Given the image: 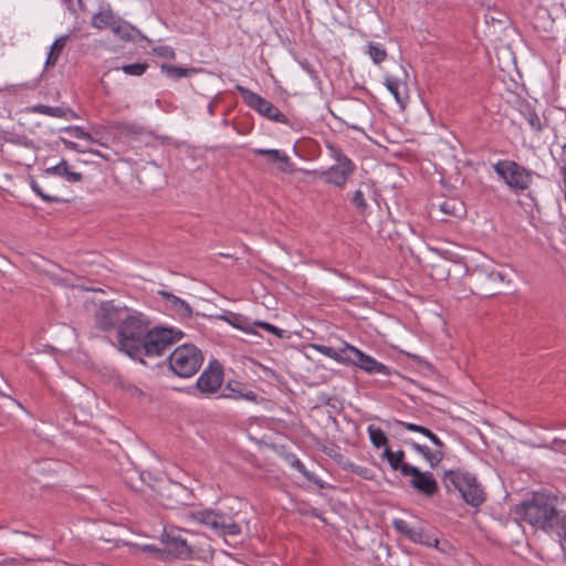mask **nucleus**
<instances>
[{"mask_svg": "<svg viewBox=\"0 0 566 566\" xmlns=\"http://www.w3.org/2000/svg\"><path fill=\"white\" fill-rule=\"evenodd\" d=\"M314 348L318 353H321L322 355H324V356H326L328 358H332L335 361L347 363V361L350 360V357H344L342 354L336 352L333 347H328V346H325V345H314Z\"/></svg>", "mask_w": 566, "mask_h": 566, "instance_id": "c85d7f7f", "label": "nucleus"}, {"mask_svg": "<svg viewBox=\"0 0 566 566\" xmlns=\"http://www.w3.org/2000/svg\"><path fill=\"white\" fill-rule=\"evenodd\" d=\"M293 467L298 471L301 472L305 478H307L308 480H311V475L308 473V471L306 470L305 465L300 461V460H295L293 462Z\"/></svg>", "mask_w": 566, "mask_h": 566, "instance_id": "a18cd8bd", "label": "nucleus"}, {"mask_svg": "<svg viewBox=\"0 0 566 566\" xmlns=\"http://www.w3.org/2000/svg\"><path fill=\"white\" fill-rule=\"evenodd\" d=\"M165 52H164V55L167 56V57H174L175 56V53L172 50L170 49H164Z\"/></svg>", "mask_w": 566, "mask_h": 566, "instance_id": "09e8293b", "label": "nucleus"}, {"mask_svg": "<svg viewBox=\"0 0 566 566\" xmlns=\"http://www.w3.org/2000/svg\"><path fill=\"white\" fill-rule=\"evenodd\" d=\"M203 363L200 349L195 345H182L177 347L169 356V366L179 377L188 378L193 376Z\"/></svg>", "mask_w": 566, "mask_h": 566, "instance_id": "20e7f679", "label": "nucleus"}, {"mask_svg": "<svg viewBox=\"0 0 566 566\" xmlns=\"http://www.w3.org/2000/svg\"><path fill=\"white\" fill-rule=\"evenodd\" d=\"M30 187L39 197H41L46 202H59L60 201V198L57 196L46 193L43 190V187L34 179L30 180Z\"/></svg>", "mask_w": 566, "mask_h": 566, "instance_id": "473e14b6", "label": "nucleus"}, {"mask_svg": "<svg viewBox=\"0 0 566 566\" xmlns=\"http://www.w3.org/2000/svg\"><path fill=\"white\" fill-rule=\"evenodd\" d=\"M343 352H350L352 354H354L356 359L350 358L349 361L359 367L360 369L365 370L366 373L389 375V368L386 365L376 360L371 356L364 354L358 348L352 345H346Z\"/></svg>", "mask_w": 566, "mask_h": 566, "instance_id": "ddd939ff", "label": "nucleus"}, {"mask_svg": "<svg viewBox=\"0 0 566 566\" xmlns=\"http://www.w3.org/2000/svg\"><path fill=\"white\" fill-rule=\"evenodd\" d=\"M366 53L373 60L374 63L379 64L387 57L385 48L379 43H369L367 45Z\"/></svg>", "mask_w": 566, "mask_h": 566, "instance_id": "bb28decb", "label": "nucleus"}, {"mask_svg": "<svg viewBox=\"0 0 566 566\" xmlns=\"http://www.w3.org/2000/svg\"><path fill=\"white\" fill-rule=\"evenodd\" d=\"M209 112H210L211 114L213 113V105H212V104H210V105H209Z\"/></svg>", "mask_w": 566, "mask_h": 566, "instance_id": "3c124183", "label": "nucleus"}, {"mask_svg": "<svg viewBox=\"0 0 566 566\" xmlns=\"http://www.w3.org/2000/svg\"><path fill=\"white\" fill-rule=\"evenodd\" d=\"M223 382V371L219 364L209 365L197 379V388L200 394L210 396L216 394Z\"/></svg>", "mask_w": 566, "mask_h": 566, "instance_id": "9b49d317", "label": "nucleus"}, {"mask_svg": "<svg viewBox=\"0 0 566 566\" xmlns=\"http://www.w3.org/2000/svg\"><path fill=\"white\" fill-rule=\"evenodd\" d=\"M161 295H163L167 301H170V302H171V304H172L175 307H177L178 310H188V308H189L188 304H187L184 300H181V298H179V297H177V296H175V295H172V294H170V293L161 292Z\"/></svg>", "mask_w": 566, "mask_h": 566, "instance_id": "a19ab883", "label": "nucleus"}, {"mask_svg": "<svg viewBox=\"0 0 566 566\" xmlns=\"http://www.w3.org/2000/svg\"><path fill=\"white\" fill-rule=\"evenodd\" d=\"M350 201L360 211H364L368 206L361 190L354 191Z\"/></svg>", "mask_w": 566, "mask_h": 566, "instance_id": "58836bf2", "label": "nucleus"}, {"mask_svg": "<svg viewBox=\"0 0 566 566\" xmlns=\"http://www.w3.org/2000/svg\"><path fill=\"white\" fill-rule=\"evenodd\" d=\"M440 210L448 216H459L462 205L455 200H446L440 205Z\"/></svg>", "mask_w": 566, "mask_h": 566, "instance_id": "72a5a7b5", "label": "nucleus"}, {"mask_svg": "<svg viewBox=\"0 0 566 566\" xmlns=\"http://www.w3.org/2000/svg\"><path fill=\"white\" fill-rule=\"evenodd\" d=\"M494 171L504 179L506 185L515 190H525L531 184V175L518 164L500 160L494 165Z\"/></svg>", "mask_w": 566, "mask_h": 566, "instance_id": "0eeeda50", "label": "nucleus"}, {"mask_svg": "<svg viewBox=\"0 0 566 566\" xmlns=\"http://www.w3.org/2000/svg\"><path fill=\"white\" fill-rule=\"evenodd\" d=\"M525 117H526V120H527L528 125L531 126V128H533L535 130H541L542 123H541V118L538 117L537 114L528 111L527 114L525 115Z\"/></svg>", "mask_w": 566, "mask_h": 566, "instance_id": "79ce46f5", "label": "nucleus"}, {"mask_svg": "<svg viewBox=\"0 0 566 566\" xmlns=\"http://www.w3.org/2000/svg\"><path fill=\"white\" fill-rule=\"evenodd\" d=\"M397 423L408 431L419 432V433L423 434L438 448L446 447L444 442L436 433H433L431 430H429L426 427H422V426H419V424H416L412 422H406V421H397Z\"/></svg>", "mask_w": 566, "mask_h": 566, "instance_id": "5701e85b", "label": "nucleus"}, {"mask_svg": "<svg viewBox=\"0 0 566 566\" xmlns=\"http://www.w3.org/2000/svg\"><path fill=\"white\" fill-rule=\"evenodd\" d=\"M163 70L170 76L175 78L186 77L189 74L193 73V69H186L174 65H163Z\"/></svg>", "mask_w": 566, "mask_h": 566, "instance_id": "7c9ffc66", "label": "nucleus"}, {"mask_svg": "<svg viewBox=\"0 0 566 566\" xmlns=\"http://www.w3.org/2000/svg\"><path fill=\"white\" fill-rule=\"evenodd\" d=\"M327 148L329 150L331 157L336 161V164H345V161H352L346 155L342 153L339 148L336 146L328 144Z\"/></svg>", "mask_w": 566, "mask_h": 566, "instance_id": "4c0bfd02", "label": "nucleus"}, {"mask_svg": "<svg viewBox=\"0 0 566 566\" xmlns=\"http://www.w3.org/2000/svg\"><path fill=\"white\" fill-rule=\"evenodd\" d=\"M63 130L65 133H69L72 137H75L78 139H83V140L90 142V143H92L94 140L93 136L90 133L85 132L80 126H69V127H65Z\"/></svg>", "mask_w": 566, "mask_h": 566, "instance_id": "c9c22d12", "label": "nucleus"}, {"mask_svg": "<svg viewBox=\"0 0 566 566\" xmlns=\"http://www.w3.org/2000/svg\"><path fill=\"white\" fill-rule=\"evenodd\" d=\"M148 332V324L139 313L129 311L124 324L118 327L119 349L133 359H140V345Z\"/></svg>", "mask_w": 566, "mask_h": 566, "instance_id": "f03ea898", "label": "nucleus"}, {"mask_svg": "<svg viewBox=\"0 0 566 566\" xmlns=\"http://www.w3.org/2000/svg\"><path fill=\"white\" fill-rule=\"evenodd\" d=\"M516 515L533 527L546 532L555 531L560 538V546L566 549V515L559 513L549 496L535 493L530 501L520 504Z\"/></svg>", "mask_w": 566, "mask_h": 566, "instance_id": "f257e3e1", "label": "nucleus"}, {"mask_svg": "<svg viewBox=\"0 0 566 566\" xmlns=\"http://www.w3.org/2000/svg\"><path fill=\"white\" fill-rule=\"evenodd\" d=\"M256 326V327H261L263 329H265L266 332L271 333V334H274L275 336L277 337H282L283 336V331L268 322H263V321H255L253 322V327Z\"/></svg>", "mask_w": 566, "mask_h": 566, "instance_id": "ea45409f", "label": "nucleus"}, {"mask_svg": "<svg viewBox=\"0 0 566 566\" xmlns=\"http://www.w3.org/2000/svg\"><path fill=\"white\" fill-rule=\"evenodd\" d=\"M221 318L239 331H242L247 334H255V331L253 328V322H251L247 316L242 314L228 313L223 315Z\"/></svg>", "mask_w": 566, "mask_h": 566, "instance_id": "412c9836", "label": "nucleus"}, {"mask_svg": "<svg viewBox=\"0 0 566 566\" xmlns=\"http://www.w3.org/2000/svg\"><path fill=\"white\" fill-rule=\"evenodd\" d=\"M442 483L448 491L458 490L463 500L471 506H479L484 502V491L476 478L471 473L457 469L448 470L442 475Z\"/></svg>", "mask_w": 566, "mask_h": 566, "instance_id": "7ed1b4c3", "label": "nucleus"}, {"mask_svg": "<svg viewBox=\"0 0 566 566\" xmlns=\"http://www.w3.org/2000/svg\"><path fill=\"white\" fill-rule=\"evenodd\" d=\"M117 18L111 6H102L98 12L92 15L91 25L97 30L111 29Z\"/></svg>", "mask_w": 566, "mask_h": 566, "instance_id": "f3484780", "label": "nucleus"}, {"mask_svg": "<svg viewBox=\"0 0 566 566\" xmlns=\"http://www.w3.org/2000/svg\"><path fill=\"white\" fill-rule=\"evenodd\" d=\"M563 155H564V167H563V171H564V176L566 177V145L564 146Z\"/></svg>", "mask_w": 566, "mask_h": 566, "instance_id": "8fccbe9b", "label": "nucleus"}, {"mask_svg": "<svg viewBox=\"0 0 566 566\" xmlns=\"http://www.w3.org/2000/svg\"><path fill=\"white\" fill-rule=\"evenodd\" d=\"M391 524L397 533L406 536L410 541L415 533L416 526H411L407 521L402 518H394Z\"/></svg>", "mask_w": 566, "mask_h": 566, "instance_id": "c756f323", "label": "nucleus"}, {"mask_svg": "<svg viewBox=\"0 0 566 566\" xmlns=\"http://www.w3.org/2000/svg\"><path fill=\"white\" fill-rule=\"evenodd\" d=\"M369 440L375 448L387 446L388 439L382 429L374 426L367 428Z\"/></svg>", "mask_w": 566, "mask_h": 566, "instance_id": "a878e982", "label": "nucleus"}, {"mask_svg": "<svg viewBox=\"0 0 566 566\" xmlns=\"http://www.w3.org/2000/svg\"><path fill=\"white\" fill-rule=\"evenodd\" d=\"M563 551H564V553H565V560H566V548H565V549H563Z\"/></svg>", "mask_w": 566, "mask_h": 566, "instance_id": "603ef678", "label": "nucleus"}, {"mask_svg": "<svg viewBox=\"0 0 566 566\" xmlns=\"http://www.w3.org/2000/svg\"><path fill=\"white\" fill-rule=\"evenodd\" d=\"M410 542L426 547H433L442 553L448 552L450 548V544L448 542L440 543L436 532L422 526H416Z\"/></svg>", "mask_w": 566, "mask_h": 566, "instance_id": "2eb2a0df", "label": "nucleus"}, {"mask_svg": "<svg viewBox=\"0 0 566 566\" xmlns=\"http://www.w3.org/2000/svg\"><path fill=\"white\" fill-rule=\"evenodd\" d=\"M553 443L555 444V449L558 450V451H563V446L566 444V440H560V439H554L553 440Z\"/></svg>", "mask_w": 566, "mask_h": 566, "instance_id": "de8ad7c7", "label": "nucleus"}, {"mask_svg": "<svg viewBox=\"0 0 566 566\" xmlns=\"http://www.w3.org/2000/svg\"><path fill=\"white\" fill-rule=\"evenodd\" d=\"M128 313L129 310L127 307L116 306L113 302H104L96 311V324L104 331L116 326L118 328L120 324H124Z\"/></svg>", "mask_w": 566, "mask_h": 566, "instance_id": "6e6552de", "label": "nucleus"}, {"mask_svg": "<svg viewBox=\"0 0 566 566\" xmlns=\"http://www.w3.org/2000/svg\"><path fill=\"white\" fill-rule=\"evenodd\" d=\"M405 457L406 454L402 450L391 451L389 448H385L382 452V458L387 460L390 468L395 471H400L402 475L405 467H412L405 462Z\"/></svg>", "mask_w": 566, "mask_h": 566, "instance_id": "4be33fe9", "label": "nucleus"}, {"mask_svg": "<svg viewBox=\"0 0 566 566\" xmlns=\"http://www.w3.org/2000/svg\"><path fill=\"white\" fill-rule=\"evenodd\" d=\"M403 476H410L411 488L427 497L434 496L439 491L438 483L429 471H420L417 467H405Z\"/></svg>", "mask_w": 566, "mask_h": 566, "instance_id": "1a4fd4ad", "label": "nucleus"}, {"mask_svg": "<svg viewBox=\"0 0 566 566\" xmlns=\"http://www.w3.org/2000/svg\"><path fill=\"white\" fill-rule=\"evenodd\" d=\"M228 388L231 391V394L227 395L228 398L256 401L258 395L252 390H243L239 385L238 388H233L231 385H228Z\"/></svg>", "mask_w": 566, "mask_h": 566, "instance_id": "cd10ccee", "label": "nucleus"}, {"mask_svg": "<svg viewBox=\"0 0 566 566\" xmlns=\"http://www.w3.org/2000/svg\"><path fill=\"white\" fill-rule=\"evenodd\" d=\"M109 30L116 38L124 42L133 41L137 32L132 24L123 20L120 17L117 18L116 22L113 23Z\"/></svg>", "mask_w": 566, "mask_h": 566, "instance_id": "aec40b11", "label": "nucleus"}, {"mask_svg": "<svg viewBox=\"0 0 566 566\" xmlns=\"http://www.w3.org/2000/svg\"><path fill=\"white\" fill-rule=\"evenodd\" d=\"M61 142L63 143V145L70 149V150H75V151H78V153H84L85 150L84 149H81L78 144L74 143V142H71L64 137H61Z\"/></svg>", "mask_w": 566, "mask_h": 566, "instance_id": "c03bdc74", "label": "nucleus"}, {"mask_svg": "<svg viewBox=\"0 0 566 566\" xmlns=\"http://www.w3.org/2000/svg\"><path fill=\"white\" fill-rule=\"evenodd\" d=\"M237 92L240 94L244 104L260 114L261 116L268 118L269 120L290 125V119L286 115H284L274 104L270 101L265 99L258 93L238 84L235 85Z\"/></svg>", "mask_w": 566, "mask_h": 566, "instance_id": "39448f33", "label": "nucleus"}, {"mask_svg": "<svg viewBox=\"0 0 566 566\" xmlns=\"http://www.w3.org/2000/svg\"><path fill=\"white\" fill-rule=\"evenodd\" d=\"M226 515L218 514L213 511H200L197 512L196 518L205 524L206 526L210 527L211 530L219 531V527L222 526V521Z\"/></svg>", "mask_w": 566, "mask_h": 566, "instance_id": "b1692460", "label": "nucleus"}, {"mask_svg": "<svg viewBox=\"0 0 566 566\" xmlns=\"http://www.w3.org/2000/svg\"><path fill=\"white\" fill-rule=\"evenodd\" d=\"M410 446L417 453L424 458V460L429 463L431 468L438 467V464L444 458V448L436 447L434 450H431L428 446L420 444L417 442H411Z\"/></svg>", "mask_w": 566, "mask_h": 566, "instance_id": "6ab92c4d", "label": "nucleus"}, {"mask_svg": "<svg viewBox=\"0 0 566 566\" xmlns=\"http://www.w3.org/2000/svg\"><path fill=\"white\" fill-rule=\"evenodd\" d=\"M50 176H57L66 179L69 182H78L82 180V174L72 171L65 160H62L53 167L44 170L43 177L48 179Z\"/></svg>", "mask_w": 566, "mask_h": 566, "instance_id": "a211bd4d", "label": "nucleus"}, {"mask_svg": "<svg viewBox=\"0 0 566 566\" xmlns=\"http://www.w3.org/2000/svg\"><path fill=\"white\" fill-rule=\"evenodd\" d=\"M219 531L224 535H238L240 533V526L235 523H232L227 516H224L222 521V526L219 527Z\"/></svg>", "mask_w": 566, "mask_h": 566, "instance_id": "e433bc0d", "label": "nucleus"}, {"mask_svg": "<svg viewBox=\"0 0 566 566\" xmlns=\"http://www.w3.org/2000/svg\"><path fill=\"white\" fill-rule=\"evenodd\" d=\"M163 542L165 551L175 558H187L190 556L191 549L187 539L182 537L181 531L178 528H170L164 531Z\"/></svg>", "mask_w": 566, "mask_h": 566, "instance_id": "f8f14e48", "label": "nucleus"}, {"mask_svg": "<svg viewBox=\"0 0 566 566\" xmlns=\"http://www.w3.org/2000/svg\"><path fill=\"white\" fill-rule=\"evenodd\" d=\"M148 69V64L146 63H134V64H126L120 67V70L130 76H140L143 75L146 70Z\"/></svg>", "mask_w": 566, "mask_h": 566, "instance_id": "f704fd0d", "label": "nucleus"}, {"mask_svg": "<svg viewBox=\"0 0 566 566\" xmlns=\"http://www.w3.org/2000/svg\"><path fill=\"white\" fill-rule=\"evenodd\" d=\"M252 153L258 156H269L273 161H277L280 164L279 170L282 172H293L295 170L291 158L283 150L254 148Z\"/></svg>", "mask_w": 566, "mask_h": 566, "instance_id": "dca6fc26", "label": "nucleus"}, {"mask_svg": "<svg viewBox=\"0 0 566 566\" xmlns=\"http://www.w3.org/2000/svg\"><path fill=\"white\" fill-rule=\"evenodd\" d=\"M488 279L492 282H504V275L501 272H490L488 273Z\"/></svg>", "mask_w": 566, "mask_h": 566, "instance_id": "49530a36", "label": "nucleus"}, {"mask_svg": "<svg viewBox=\"0 0 566 566\" xmlns=\"http://www.w3.org/2000/svg\"><path fill=\"white\" fill-rule=\"evenodd\" d=\"M34 112L42 114V115H48L51 117H57V118L65 116V112L61 107H53V106H46V105L34 106Z\"/></svg>", "mask_w": 566, "mask_h": 566, "instance_id": "2f4dec72", "label": "nucleus"}, {"mask_svg": "<svg viewBox=\"0 0 566 566\" xmlns=\"http://www.w3.org/2000/svg\"><path fill=\"white\" fill-rule=\"evenodd\" d=\"M180 332H175L171 328L156 327L148 329L143 344L140 345V359L145 356H159L161 355L179 336Z\"/></svg>", "mask_w": 566, "mask_h": 566, "instance_id": "423d86ee", "label": "nucleus"}, {"mask_svg": "<svg viewBox=\"0 0 566 566\" xmlns=\"http://www.w3.org/2000/svg\"><path fill=\"white\" fill-rule=\"evenodd\" d=\"M66 40H67V36L62 35L53 42V44L51 45L50 52L48 54L46 61H45L46 67H51L56 64L62 51L65 48Z\"/></svg>", "mask_w": 566, "mask_h": 566, "instance_id": "393cba45", "label": "nucleus"}, {"mask_svg": "<svg viewBox=\"0 0 566 566\" xmlns=\"http://www.w3.org/2000/svg\"><path fill=\"white\" fill-rule=\"evenodd\" d=\"M355 164L353 161H345V164H335L326 170H306L301 169L306 175H317L323 177L325 182L334 185L336 187H344L349 176L355 171Z\"/></svg>", "mask_w": 566, "mask_h": 566, "instance_id": "9d476101", "label": "nucleus"}, {"mask_svg": "<svg viewBox=\"0 0 566 566\" xmlns=\"http://www.w3.org/2000/svg\"><path fill=\"white\" fill-rule=\"evenodd\" d=\"M350 468H352V471L354 473L363 476L364 479H370L371 478L370 470L365 468V467L352 464Z\"/></svg>", "mask_w": 566, "mask_h": 566, "instance_id": "37998d69", "label": "nucleus"}, {"mask_svg": "<svg viewBox=\"0 0 566 566\" xmlns=\"http://www.w3.org/2000/svg\"><path fill=\"white\" fill-rule=\"evenodd\" d=\"M399 70L402 76L387 75L385 76L384 84L386 88L390 92V94L394 96L395 101L401 107H403L408 101V85L406 81L408 74L402 66H399Z\"/></svg>", "mask_w": 566, "mask_h": 566, "instance_id": "4468645a", "label": "nucleus"}]
</instances>
